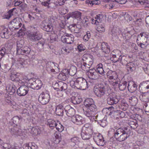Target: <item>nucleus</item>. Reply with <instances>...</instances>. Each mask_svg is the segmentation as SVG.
<instances>
[{
	"label": "nucleus",
	"mask_w": 149,
	"mask_h": 149,
	"mask_svg": "<svg viewBox=\"0 0 149 149\" xmlns=\"http://www.w3.org/2000/svg\"><path fill=\"white\" fill-rule=\"evenodd\" d=\"M84 105L85 107L83 109V114L91 122L96 120L97 117L95 116V113L96 110V106L93 100L91 98L86 99L84 101Z\"/></svg>",
	"instance_id": "1"
},
{
	"label": "nucleus",
	"mask_w": 149,
	"mask_h": 149,
	"mask_svg": "<svg viewBox=\"0 0 149 149\" xmlns=\"http://www.w3.org/2000/svg\"><path fill=\"white\" fill-rule=\"evenodd\" d=\"M69 82L71 87L73 88H76L81 90H85L89 86H92L93 84V83L90 81L87 82L85 79L82 77L71 80L69 78Z\"/></svg>",
	"instance_id": "2"
},
{
	"label": "nucleus",
	"mask_w": 149,
	"mask_h": 149,
	"mask_svg": "<svg viewBox=\"0 0 149 149\" xmlns=\"http://www.w3.org/2000/svg\"><path fill=\"white\" fill-rule=\"evenodd\" d=\"M104 71L103 68V65L101 63H100L96 66V69H91L86 72L88 77L92 79H98L100 76L98 73L102 75H104Z\"/></svg>",
	"instance_id": "3"
},
{
	"label": "nucleus",
	"mask_w": 149,
	"mask_h": 149,
	"mask_svg": "<svg viewBox=\"0 0 149 149\" xmlns=\"http://www.w3.org/2000/svg\"><path fill=\"white\" fill-rule=\"evenodd\" d=\"M130 131L127 127L118 128L115 132L114 136L116 139L119 141L125 140L130 135Z\"/></svg>",
	"instance_id": "4"
},
{
	"label": "nucleus",
	"mask_w": 149,
	"mask_h": 149,
	"mask_svg": "<svg viewBox=\"0 0 149 149\" xmlns=\"http://www.w3.org/2000/svg\"><path fill=\"white\" fill-rule=\"evenodd\" d=\"M136 42L137 45L142 48H145L149 44V33L142 32L137 36Z\"/></svg>",
	"instance_id": "5"
},
{
	"label": "nucleus",
	"mask_w": 149,
	"mask_h": 149,
	"mask_svg": "<svg viewBox=\"0 0 149 149\" xmlns=\"http://www.w3.org/2000/svg\"><path fill=\"white\" fill-rule=\"evenodd\" d=\"M102 111L106 113L109 115H111L116 118L118 117L117 116L121 118H123L125 116V113L120 110H117L114 111L113 108H106L103 109Z\"/></svg>",
	"instance_id": "6"
},
{
	"label": "nucleus",
	"mask_w": 149,
	"mask_h": 149,
	"mask_svg": "<svg viewBox=\"0 0 149 149\" xmlns=\"http://www.w3.org/2000/svg\"><path fill=\"white\" fill-rule=\"evenodd\" d=\"M107 76L110 85L113 86H117L120 82V79L118 78L117 73L115 72L109 70L107 73Z\"/></svg>",
	"instance_id": "7"
},
{
	"label": "nucleus",
	"mask_w": 149,
	"mask_h": 149,
	"mask_svg": "<svg viewBox=\"0 0 149 149\" xmlns=\"http://www.w3.org/2000/svg\"><path fill=\"white\" fill-rule=\"evenodd\" d=\"M28 32L29 38L32 41L34 42L38 41L42 38V35L38 31L35 27H31V31Z\"/></svg>",
	"instance_id": "8"
},
{
	"label": "nucleus",
	"mask_w": 149,
	"mask_h": 149,
	"mask_svg": "<svg viewBox=\"0 0 149 149\" xmlns=\"http://www.w3.org/2000/svg\"><path fill=\"white\" fill-rule=\"evenodd\" d=\"M107 88L103 84H100L94 89L95 94L97 97H104L106 94Z\"/></svg>",
	"instance_id": "9"
},
{
	"label": "nucleus",
	"mask_w": 149,
	"mask_h": 149,
	"mask_svg": "<svg viewBox=\"0 0 149 149\" xmlns=\"http://www.w3.org/2000/svg\"><path fill=\"white\" fill-rule=\"evenodd\" d=\"M21 43L22 42V41L17 42V53L18 54H29L30 51L31 49L28 47H23V45Z\"/></svg>",
	"instance_id": "10"
},
{
	"label": "nucleus",
	"mask_w": 149,
	"mask_h": 149,
	"mask_svg": "<svg viewBox=\"0 0 149 149\" xmlns=\"http://www.w3.org/2000/svg\"><path fill=\"white\" fill-rule=\"evenodd\" d=\"M41 27L43 30L47 32L51 31L53 29L52 23L48 19H46L42 22Z\"/></svg>",
	"instance_id": "11"
},
{
	"label": "nucleus",
	"mask_w": 149,
	"mask_h": 149,
	"mask_svg": "<svg viewBox=\"0 0 149 149\" xmlns=\"http://www.w3.org/2000/svg\"><path fill=\"white\" fill-rule=\"evenodd\" d=\"M58 66L57 64L51 62H48L46 65L47 70L49 72H54L55 70L56 72H58L59 70Z\"/></svg>",
	"instance_id": "12"
},
{
	"label": "nucleus",
	"mask_w": 149,
	"mask_h": 149,
	"mask_svg": "<svg viewBox=\"0 0 149 149\" xmlns=\"http://www.w3.org/2000/svg\"><path fill=\"white\" fill-rule=\"evenodd\" d=\"M50 96L49 94L42 93L39 96L38 101L43 105L47 104L49 102Z\"/></svg>",
	"instance_id": "13"
},
{
	"label": "nucleus",
	"mask_w": 149,
	"mask_h": 149,
	"mask_svg": "<svg viewBox=\"0 0 149 149\" xmlns=\"http://www.w3.org/2000/svg\"><path fill=\"white\" fill-rule=\"evenodd\" d=\"M70 120L74 123L77 125H81L84 122L83 117L77 114L72 116Z\"/></svg>",
	"instance_id": "14"
},
{
	"label": "nucleus",
	"mask_w": 149,
	"mask_h": 149,
	"mask_svg": "<svg viewBox=\"0 0 149 149\" xmlns=\"http://www.w3.org/2000/svg\"><path fill=\"white\" fill-rule=\"evenodd\" d=\"M12 65L13 68L15 66L16 68H19L27 64L26 60H25L24 59L19 58L18 60H13L12 61Z\"/></svg>",
	"instance_id": "15"
},
{
	"label": "nucleus",
	"mask_w": 149,
	"mask_h": 149,
	"mask_svg": "<svg viewBox=\"0 0 149 149\" xmlns=\"http://www.w3.org/2000/svg\"><path fill=\"white\" fill-rule=\"evenodd\" d=\"M61 40L63 42L70 44L73 43L74 40V36L71 34H65L61 37Z\"/></svg>",
	"instance_id": "16"
},
{
	"label": "nucleus",
	"mask_w": 149,
	"mask_h": 149,
	"mask_svg": "<svg viewBox=\"0 0 149 149\" xmlns=\"http://www.w3.org/2000/svg\"><path fill=\"white\" fill-rule=\"evenodd\" d=\"M42 5L48 8L55 9L58 6L54 0H49L42 2Z\"/></svg>",
	"instance_id": "17"
},
{
	"label": "nucleus",
	"mask_w": 149,
	"mask_h": 149,
	"mask_svg": "<svg viewBox=\"0 0 149 149\" xmlns=\"http://www.w3.org/2000/svg\"><path fill=\"white\" fill-rule=\"evenodd\" d=\"M94 140L96 144L99 146H103L105 143L102 135L98 134L94 136Z\"/></svg>",
	"instance_id": "18"
},
{
	"label": "nucleus",
	"mask_w": 149,
	"mask_h": 149,
	"mask_svg": "<svg viewBox=\"0 0 149 149\" xmlns=\"http://www.w3.org/2000/svg\"><path fill=\"white\" fill-rule=\"evenodd\" d=\"M32 80H30V83L31 84V87L34 89L38 90L42 86V83L39 79H36L35 81L31 82Z\"/></svg>",
	"instance_id": "19"
},
{
	"label": "nucleus",
	"mask_w": 149,
	"mask_h": 149,
	"mask_svg": "<svg viewBox=\"0 0 149 149\" xmlns=\"http://www.w3.org/2000/svg\"><path fill=\"white\" fill-rule=\"evenodd\" d=\"M27 132V130H22L21 129H18L16 127L12 129L11 131L12 134L17 136H23L24 137L25 136Z\"/></svg>",
	"instance_id": "20"
},
{
	"label": "nucleus",
	"mask_w": 149,
	"mask_h": 149,
	"mask_svg": "<svg viewBox=\"0 0 149 149\" xmlns=\"http://www.w3.org/2000/svg\"><path fill=\"white\" fill-rule=\"evenodd\" d=\"M28 87L25 85L21 86L17 90V94L19 96H23L26 95L28 92Z\"/></svg>",
	"instance_id": "21"
},
{
	"label": "nucleus",
	"mask_w": 149,
	"mask_h": 149,
	"mask_svg": "<svg viewBox=\"0 0 149 149\" xmlns=\"http://www.w3.org/2000/svg\"><path fill=\"white\" fill-rule=\"evenodd\" d=\"M22 19L16 17L11 22L12 27L14 29H18L22 25Z\"/></svg>",
	"instance_id": "22"
},
{
	"label": "nucleus",
	"mask_w": 149,
	"mask_h": 149,
	"mask_svg": "<svg viewBox=\"0 0 149 149\" xmlns=\"http://www.w3.org/2000/svg\"><path fill=\"white\" fill-rule=\"evenodd\" d=\"M65 112L66 115L68 117L74 116L75 113V111L74 109L71 107L69 105L65 107Z\"/></svg>",
	"instance_id": "23"
},
{
	"label": "nucleus",
	"mask_w": 149,
	"mask_h": 149,
	"mask_svg": "<svg viewBox=\"0 0 149 149\" xmlns=\"http://www.w3.org/2000/svg\"><path fill=\"white\" fill-rule=\"evenodd\" d=\"M16 89L15 86L12 84H9L6 86V90L10 95H13Z\"/></svg>",
	"instance_id": "24"
},
{
	"label": "nucleus",
	"mask_w": 149,
	"mask_h": 149,
	"mask_svg": "<svg viewBox=\"0 0 149 149\" xmlns=\"http://www.w3.org/2000/svg\"><path fill=\"white\" fill-rule=\"evenodd\" d=\"M119 101V98H118L117 96L113 95L110 96L107 99V103L110 105H112L117 103Z\"/></svg>",
	"instance_id": "25"
},
{
	"label": "nucleus",
	"mask_w": 149,
	"mask_h": 149,
	"mask_svg": "<svg viewBox=\"0 0 149 149\" xmlns=\"http://www.w3.org/2000/svg\"><path fill=\"white\" fill-rule=\"evenodd\" d=\"M93 63L91 60L89 61V62H84L81 65V68L84 71H88L89 70V68L93 65Z\"/></svg>",
	"instance_id": "26"
},
{
	"label": "nucleus",
	"mask_w": 149,
	"mask_h": 149,
	"mask_svg": "<svg viewBox=\"0 0 149 149\" xmlns=\"http://www.w3.org/2000/svg\"><path fill=\"white\" fill-rule=\"evenodd\" d=\"M63 107L61 104H59L56 107L55 113L57 115L62 116L63 114Z\"/></svg>",
	"instance_id": "27"
},
{
	"label": "nucleus",
	"mask_w": 149,
	"mask_h": 149,
	"mask_svg": "<svg viewBox=\"0 0 149 149\" xmlns=\"http://www.w3.org/2000/svg\"><path fill=\"white\" fill-rule=\"evenodd\" d=\"M82 13L79 11L77 10L72 12L71 16L74 19H77L78 21H81V18L82 17Z\"/></svg>",
	"instance_id": "28"
},
{
	"label": "nucleus",
	"mask_w": 149,
	"mask_h": 149,
	"mask_svg": "<svg viewBox=\"0 0 149 149\" xmlns=\"http://www.w3.org/2000/svg\"><path fill=\"white\" fill-rule=\"evenodd\" d=\"M137 86L133 81H130L128 84L127 88L129 91L133 92L135 91L137 89Z\"/></svg>",
	"instance_id": "29"
},
{
	"label": "nucleus",
	"mask_w": 149,
	"mask_h": 149,
	"mask_svg": "<svg viewBox=\"0 0 149 149\" xmlns=\"http://www.w3.org/2000/svg\"><path fill=\"white\" fill-rule=\"evenodd\" d=\"M28 132L30 133L35 135H37L40 134L41 131L40 129H39L38 127H29L28 129Z\"/></svg>",
	"instance_id": "30"
},
{
	"label": "nucleus",
	"mask_w": 149,
	"mask_h": 149,
	"mask_svg": "<svg viewBox=\"0 0 149 149\" xmlns=\"http://www.w3.org/2000/svg\"><path fill=\"white\" fill-rule=\"evenodd\" d=\"M101 49L103 52L106 53H109L110 51L109 47L108 44L105 42H102V43Z\"/></svg>",
	"instance_id": "31"
},
{
	"label": "nucleus",
	"mask_w": 149,
	"mask_h": 149,
	"mask_svg": "<svg viewBox=\"0 0 149 149\" xmlns=\"http://www.w3.org/2000/svg\"><path fill=\"white\" fill-rule=\"evenodd\" d=\"M56 85L58 86V87L60 88L61 91H65L68 88L67 84L62 81H58L57 84H56Z\"/></svg>",
	"instance_id": "32"
},
{
	"label": "nucleus",
	"mask_w": 149,
	"mask_h": 149,
	"mask_svg": "<svg viewBox=\"0 0 149 149\" xmlns=\"http://www.w3.org/2000/svg\"><path fill=\"white\" fill-rule=\"evenodd\" d=\"M54 136L55 137L54 142L52 143L51 147L53 148L54 147H56L57 144L58 143L61 141V138L60 135L56 133L54 134Z\"/></svg>",
	"instance_id": "33"
},
{
	"label": "nucleus",
	"mask_w": 149,
	"mask_h": 149,
	"mask_svg": "<svg viewBox=\"0 0 149 149\" xmlns=\"http://www.w3.org/2000/svg\"><path fill=\"white\" fill-rule=\"evenodd\" d=\"M19 75V74L15 71L12 72L10 75V79L12 81H18Z\"/></svg>",
	"instance_id": "34"
},
{
	"label": "nucleus",
	"mask_w": 149,
	"mask_h": 149,
	"mask_svg": "<svg viewBox=\"0 0 149 149\" xmlns=\"http://www.w3.org/2000/svg\"><path fill=\"white\" fill-rule=\"evenodd\" d=\"M13 123L17 126H20L21 123L22 121V118L21 117L16 116L12 118Z\"/></svg>",
	"instance_id": "35"
},
{
	"label": "nucleus",
	"mask_w": 149,
	"mask_h": 149,
	"mask_svg": "<svg viewBox=\"0 0 149 149\" xmlns=\"http://www.w3.org/2000/svg\"><path fill=\"white\" fill-rule=\"evenodd\" d=\"M65 71L68 72L67 74L68 73L71 76H73L76 72V68L75 66H72L70 67L69 71L67 69H65Z\"/></svg>",
	"instance_id": "36"
},
{
	"label": "nucleus",
	"mask_w": 149,
	"mask_h": 149,
	"mask_svg": "<svg viewBox=\"0 0 149 149\" xmlns=\"http://www.w3.org/2000/svg\"><path fill=\"white\" fill-rule=\"evenodd\" d=\"M1 36L2 38H8L9 36L8 34V29L7 28H5L1 31Z\"/></svg>",
	"instance_id": "37"
},
{
	"label": "nucleus",
	"mask_w": 149,
	"mask_h": 149,
	"mask_svg": "<svg viewBox=\"0 0 149 149\" xmlns=\"http://www.w3.org/2000/svg\"><path fill=\"white\" fill-rule=\"evenodd\" d=\"M104 2H108V3L105 5L107 8L110 9L113 8L114 6V1H116L115 0H104Z\"/></svg>",
	"instance_id": "38"
},
{
	"label": "nucleus",
	"mask_w": 149,
	"mask_h": 149,
	"mask_svg": "<svg viewBox=\"0 0 149 149\" xmlns=\"http://www.w3.org/2000/svg\"><path fill=\"white\" fill-rule=\"evenodd\" d=\"M81 136L82 139L84 140L89 139L91 137V134L82 131L81 132Z\"/></svg>",
	"instance_id": "39"
},
{
	"label": "nucleus",
	"mask_w": 149,
	"mask_h": 149,
	"mask_svg": "<svg viewBox=\"0 0 149 149\" xmlns=\"http://www.w3.org/2000/svg\"><path fill=\"white\" fill-rule=\"evenodd\" d=\"M15 10V8H13L10 10L8 12L5 14V18L9 19L13 15H14L15 12L14 10Z\"/></svg>",
	"instance_id": "40"
},
{
	"label": "nucleus",
	"mask_w": 149,
	"mask_h": 149,
	"mask_svg": "<svg viewBox=\"0 0 149 149\" xmlns=\"http://www.w3.org/2000/svg\"><path fill=\"white\" fill-rule=\"evenodd\" d=\"M91 56L88 54H85L82 56V60L84 61H85L86 62H89V61H91L93 63V59L91 57Z\"/></svg>",
	"instance_id": "41"
},
{
	"label": "nucleus",
	"mask_w": 149,
	"mask_h": 149,
	"mask_svg": "<svg viewBox=\"0 0 149 149\" xmlns=\"http://www.w3.org/2000/svg\"><path fill=\"white\" fill-rule=\"evenodd\" d=\"M129 100L131 105L135 106L138 100L135 96H132L130 97Z\"/></svg>",
	"instance_id": "42"
},
{
	"label": "nucleus",
	"mask_w": 149,
	"mask_h": 149,
	"mask_svg": "<svg viewBox=\"0 0 149 149\" xmlns=\"http://www.w3.org/2000/svg\"><path fill=\"white\" fill-rule=\"evenodd\" d=\"M127 82L126 81H124L123 82H119L118 85V87L119 89L121 91L125 90L127 87Z\"/></svg>",
	"instance_id": "43"
},
{
	"label": "nucleus",
	"mask_w": 149,
	"mask_h": 149,
	"mask_svg": "<svg viewBox=\"0 0 149 149\" xmlns=\"http://www.w3.org/2000/svg\"><path fill=\"white\" fill-rule=\"evenodd\" d=\"M47 125L51 129H53L54 128L56 125L57 123L54 120L52 119H50L48 120Z\"/></svg>",
	"instance_id": "44"
},
{
	"label": "nucleus",
	"mask_w": 149,
	"mask_h": 149,
	"mask_svg": "<svg viewBox=\"0 0 149 149\" xmlns=\"http://www.w3.org/2000/svg\"><path fill=\"white\" fill-rule=\"evenodd\" d=\"M71 49L68 46H64L61 49L62 53L64 54H67L70 52Z\"/></svg>",
	"instance_id": "45"
},
{
	"label": "nucleus",
	"mask_w": 149,
	"mask_h": 149,
	"mask_svg": "<svg viewBox=\"0 0 149 149\" xmlns=\"http://www.w3.org/2000/svg\"><path fill=\"white\" fill-rule=\"evenodd\" d=\"M135 1L138 4L139 3L143 7H146L148 6L147 1H146L145 0H135Z\"/></svg>",
	"instance_id": "46"
},
{
	"label": "nucleus",
	"mask_w": 149,
	"mask_h": 149,
	"mask_svg": "<svg viewBox=\"0 0 149 149\" xmlns=\"http://www.w3.org/2000/svg\"><path fill=\"white\" fill-rule=\"evenodd\" d=\"M78 26L76 24H73L70 25L69 28L75 33H78L79 32L80 29L78 27Z\"/></svg>",
	"instance_id": "47"
},
{
	"label": "nucleus",
	"mask_w": 149,
	"mask_h": 149,
	"mask_svg": "<svg viewBox=\"0 0 149 149\" xmlns=\"http://www.w3.org/2000/svg\"><path fill=\"white\" fill-rule=\"evenodd\" d=\"M55 127L56 130L60 132H62L64 130L63 126L59 121L57 122Z\"/></svg>",
	"instance_id": "48"
},
{
	"label": "nucleus",
	"mask_w": 149,
	"mask_h": 149,
	"mask_svg": "<svg viewBox=\"0 0 149 149\" xmlns=\"http://www.w3.org/2000/svg\"><path fill=\"white\" fill-rule=\"evenodd\" d=\"M71 142L73 143V146L78 145L80 139L77 136L74 137L71 139Z\"/></svg>",
	"instance_id": "49"
},
{
	"label": "nucleus",
	"mask_w": 149,
	"mask_h": 149,
	"mask_svg": "<svg viewBox=\"0 0 149 149\" xmlns=\"http://www.w3.org/2000/svg\"><path fill=\"white\" fill-rule=\"evenodd\" d=\"M134 65L132 62H130L127 63L126 68L128 71H132L134 69Z\"/></svg>",
	"instance_id": "50"
},
{
	"label": "nucleus",
	"mask_w": 149,
	"mask_h": 149,
	"mask_svg": "<svg viewBox=\"0 0 149 149\" xmlns=\"http://www.w3.org/2000/svg\"><path fill=\"white\" fill-rule=\"evenodd\" d=\"M131 52L132 53H135L138 51V47L135 43H132L131 44Z\"/></svg>",
	"instance_id": "51"
},
{
	"label": "nucleus",
	"mask_w": 149,
	"mask_h": 149,
	"mask_svg": "<svg viewBox=\"0 0 149 149\" xmlns=\"http://www.w3.org/2000/svg\"><path fill=\"white\" fill-rule=\"evenodd\" d=\"M81 20V21H79V22L84 24L87 25L88 23V19L86 17H83L82 16Z\"/></svg>",
	"instance_id": "52"
},
{
	"label": "nucleus",
	"mask_w": 149,
	"mask_h": 149,
	"mask_svg": "<svg viewBox=\"0 0 149 149\" xmlns=\"http://www.w3.org/2000/svg\"><path fill=\"white\" fill-rule=\"evenodd\" d=\"M66 73H65L62 72L59 74L58 77L59 79L62 81H65L66 79Z\"/></svg>",
	"instance_id": "53"
},
{
	"label": "nucleus",
	"mask_w": 149,
	"mask_h": 149,
	"mask_svg": "<svg viewBox=\"0 0 149 149\" xmlns=\"http://www.w3.org/2000/svg\"><path fill=\"white\" fill-rule=\"evenodd\" d=\"M88 3L90 4L91 6L93 5H96L99 4L100 3V1L99 0H93L92 1H87Z\"/></svg>",
	"instance_id": "54"
},
{
	"label": "nucleus",
	"mask_w": 149,
	"mask_h": 149,
	"mask_svg": "<svg viewBox=\"0 0 149 149\" xmlns=\"http://www.w3.org/2000/svg\"><path fill=\"white\" fill-rule=\"evenodd\" d=\"M25 30V28L24 27V24H23L22 25V27L17 33V35L18 36H23L24 34V31Z\"/></svg>",
	"instance_id": "55"
},
{
	"label": "nucleus",
	"mask_w": 149,
	"mask_h": 149,
	"mask_svg": "<svg viewBox=\"0 0 149 149\" xmlns=\"http://www.w3.org/2000/svg\"><path fill=\"white\" fill-rule=\"evenodd\" d=\"M91 37V33L89 31H88L86 32V34L84 36L83 38V40L84 41H87Z\"/></svg>",
	"instance_id": "56"
},
{
	"label": "nucleus",
	"mask_w": 149,
	"mask_h": 149,
	"mask_svg": "<svg viewBox=\"0 0 149 149\" xmlns=\"http://www.w3.org/2000/svg\"><path fill=\"white\" fill-rule=\"evenodd\" d=\"M82 101L81 98L78 96L74 97L73 101L74 104H79Z\"/></svg>",
	"instance_id": "57"
},
{
	"label": "nucleus",
	"mask_w": 149,
	"mask_h": 149,
	"mask_svg": "<svg viewBox=\"0 0 149 149\" xmlns=\"http://www.w3.org/2000/svg\"><path fill=\"white\" fill-rule=\"evenodd\" d=\"M99 123L101 126L103 127H105L107 124V121L105 118L103 119L100 120Z\"/></svg>",
	"instance_id": "58"
},
{
	"label": "nucleus",
	"mask_w": 149,
	"mask_h": 149,
	"mask_svg": "<svg viewBox=\"0 0 149 149\" xmlns=\"http://www.w3.org/2000/svg\"><path fill=\"white\" fill-rule=\"evenodd\" d=\"M61 19L62 20L59 23V25L61 27L63 28L66 24V22L64 17L61 18Z\"/></svg>",
	"instance_id": "59"
},
{
	"label": "nucleus",
	"mask_w": 149,
	"mask_h": 149,
	"mask_svg": "<svg viewBox=\"0 0 149 149\" xmlns=\"http://www.w3.org/2000/svg\"><path fill=\"white\" fill-rule=\"evenodd\" d=\"M129 124L131 127L132 128L135 129L138 126V124L136 123V121L134 122V121H130L129 122Z\"/></svg>",
	"instance_id": "60"
},
{
	"label": "nucleus",
	"mask_w": 149,
	"mask_h": 149,
	"mask_svg": "<svg viewBox=\"0 0 149 149\" xmlns=\"http://www.w3.org/2000/svg\"><path fill=\"white\" fill-rule=\"evenodd\" d=\"M97 30L100 32H104L105 31V29L103 26L100 25L97 26Z\"/></svg>",
	"instance_id": "61"
},
{
	"label": "nucleus",
	"mask_w": 149,
	"mask_h": 149,
	"mask_svg": "<svg viewBox=\"0 0 149 149\" xmlns=\"http://www.w3.org/2000/svg\"><path fill=\"white\" fill-rule=\"evenodd\" d=\"M111 35L113 37H116L118 35V33L117 32V30L115 29V28H113L111 31Z\"/></svg>",
	"instance_id": "62"
},
{
	"label": "nucleus",
	"mask_w": 149,
	"mask_h": 149,
	"mask_svg": "<svg viewBox=\"0 0 149 149\" xmlns=\"http://www.w3.org/2000/svg\"><path fill=\"white\" fill-rule=\"evenodd\" d=\"M30 149H37L38 146L34 143H30Z\"/></svg>",
	"instance_id": "63"
},
{
	"label": "nucleus",
	"mask_w": 149,
	"mask_h": 149,
	"mask_svg": "<svg viewBox=\"0 0 149 149\" xmlns=\"http://www.w3.org/2000/svg\"><path fill=\"white\" fill-rule=\"evenodd\" d=\"M77 48L79 51L81 52L84 51L85 49V47L82 44H80L78 45Z\"/></svg>",
	"instance_id": "64"
}]
</instances>
